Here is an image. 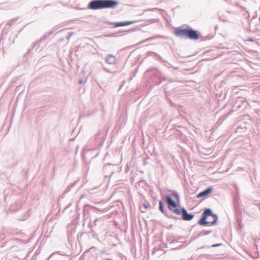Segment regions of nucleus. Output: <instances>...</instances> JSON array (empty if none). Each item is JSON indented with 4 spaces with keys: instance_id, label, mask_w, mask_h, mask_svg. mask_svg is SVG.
Instances as JSON below:
<instances>
[{
    "instance_id": "1",
    "label": "nucleus",
    "mask_w": 260,
    "mask_h": 260,
    "mask_svg": "<svg viewBox=\"0 0 260 260\" xmlns=\"http://www.w3.org/2000/svg\"><path fill=\"white\" fill-rule=\"evenodd\" d=\"M164 199L170 211H187L184 207L181 206L179 194L177 192L173 191L171 194L165 195Z\"/></svg>"
},
{
    "instance_id": "2",
    "label": "nucleus",
    "mask_w": 260,
    "mask_h": 260,
    "mask_svg": "<svg viewBox=\"0 0 260 260\" xmlns=\"http://www.w3.org/2000/svg\"><path fill=\"white\" fill-rule=\"evenodd\" d=\"M118 5V2L115 0H92L88 3L87 9L93 10L113 9Z\"/></svg>"
},
{
    "instance_id": "3",
    "label": "nucleus",
    "mask_w": 260,
    "mask_h": 260,
    "mask_svg": "<svg viewBox=\"0 0 260 260\" xmlns=\"http://www.w3.org/2000/svg\"><path fill=\"white\" fill-rule=\"evenodd\" d=\"M174 35L180 38L192 40H197L200 38L199 32L189 26L184 29L181 27L176 28L174 30Z\"/></svg>"
},
{
    "instance_id": "4",
    "label": "nucleus",
    "mask_w": 260,
    "mask_h": 260,
    "mask_svg": "<svg viewBox=\"0 0 260 260\" xmlns=\"http://www.w3.org/2000/svg\"><path fill=\"white\" fill-rule=\"evenodd\" d=\"M217 220V215L213 212H203L198 224L203 226H210L215 225Z\"/></svg>"
},
{
    "instance_id": "5",
    "label": "nucleus",
    "mask_w": 260,
    "mask_h": 260,
    "mask_svg": "<svg viewBox=\"0 0 260 260\" xmlns=\"http://www.w3.org/2000/svg\"><path fill=\"white\" fill-rule=\"evenodd\" d=\"M99 221V219H95L94 221L93 224L89 223L88 224V228L90 229V231L87 232H83L81 234H78L77 235V238L78 240L81 238L82 236L85 235L88 237L89 239H92L99 240V236L98 234V228L96 227L97 222Z\"/></svg>"
},
{
    "instance_id": "6",
    "label": "nucleus",
    "mask_w": 260,
    "mask_h": 260,
    "mask_svg": "<svg viewBox=\"0 0 260 260\" xmlns=\"http://www.w3.org/2000/svg\"><path fill=\"white\" fill-rule=\"evenodd\" d=\"M115 168L116 166L115 165L110 164L105 165L103 169L104 177L105 178L111 177L114 173Z\"/></svg>"
},
{
    "instance_id": "7",
    "label": "nucleus",
    "mask_w": 260,
    "mask_h": 260,
    "mask_svg": "<svg viewBox=\"0 0 260 260\" xmlns=\"http://www.w3.org/2000/svg\"><path fill=\"white\" fill-rule=\"evenodd\" d=\"M76 226L68 225L67 227V236L69 242L72 243L74 241V235L76 232Z\"/></svg>"
},
{
    "instance_id": "8",
    "label": "nucleus",
    "mask_w": 260,
    "mask_h": 260,
    "mask_svg": "<svg viewBox=\"0 0 260 260\" xmlns=\"http://www.w3.org/2000/svg\"><path fill=\"white\" fill-rule=\"evenodd\" d=\"M173 213H176L179 215V220L182 219L185 221H190L194 217V215L188 212H173Z\"/></svg>"
},
{
    "instance_id": "9",
    "label": "nucleus",
    "mask_w": 260,
    "mask_h": 260,
    "mask_svg": "<svg viewBox=\"0 0 260 260\" xmlns=\"http://www.w3.org/2000/svg\"><path fill=\"white\" fill-rule=\"evenodd\" d=\"M74 213L72 215V218L71 222L69 224V225L76 226L79 224V219L80 218L81 214L79 212H72Z\"/></svg>"
},
{
    "instance_id": "10",
    "label": "nucleus",
    "mask_w": 260,
    "mask_h": 260,
    "mask_svg": "<svg viewBox=\"0 0 260 260\" xmlns=\"http://www.w3.org/2000/svg\"><path fill=\"white\" fill-rule=\"evenodd\" d=\"M15 217L18 220H25L29 216L28 212H15Z\"/></svg>"
},
{
    "instance_id": "11",
    "label": "nucleus",
    "mask_w": 260,
    "mask_h": 260,
    "mask_svg": "<svg viewBox=\"0 0 260 260\" xmlns=\"http://www.w3.org/2000/svg\"><path fill=\"white\" fill-rule=\"evenodd\" d=\"M136 21H124V22H112L110 23L111 24L113 25L114 27H121V26H127L131 24H134Z\"/></svg>"
},
{
    "instance_id": "12",
    "label": "nucleus",
    "mask_w": 260,
    "mask_h": 260,
    "mask_svg": "<svg viewBox=\"0 0 260 260\" xmlns=\"http://www.w3.org/2000/svg\"><path fill=\"white\" fill-rule=\"evenodd\" d=\"M212 191L213 187L212 186H209L206 189L198 193L197 197L198 198L205 197L211 193Z\"/></svg>"
},
{
    "instance_id": "13",
    "label": "nucleus",
    "mask_w": 260,
    "mask_h": 260,
    "mask_svg": "<svg viewBox=\"0 0 260 260\" xmlns=\"http://www.w3.org/2000/svg\"><path fill=\"white\" fill-rule=\"evenodd\" d=\"M105 61L109 64H115L116 63V57L112 54H109L107 55Z\"/></svg>"
},
{
    "instance_id": "14",
    "label": "nucleus",
    "mask_w": 260,
    "mask_h": 260,
    "mask_svg": "<svg viewBox=\"0 0 260 260\" xmlns=\"http://www.w3.org/2000/svg\"><path fill=\"white\" fill-rule=\"evenodd\" d=\"M163 214L169 218L173 219L175 220H179V216L176 213L173 212H162Z\"/></svg>"
},
{
    "instance_id": "15",
    "label": "nucleus",
    "mask_w": 260,
    "mask_h": 260,
    "mask_svg": "<svg viewBox=\"0 0 260 260\" xmlns=\"http://www.w3.org/2000/svg\"><path fill=\"white\" fill-rule=\"evenodd\" d=\"M59 212H56L55 214L52 215V213H49L47 215L46 218L45 219V221L50 222L51 221H53L54 219H56L59 216L58 215Z\"/></svg>"
},
{
    "instance_id": "16",
    "label": "nucleus",
    "mask_w": 260,
    "mask_h": 260,
    "mask_svg": "<svg viewBox=\"0 0 260 260\" xmlns=\"http://www.w3.org/2000/svg\"><path fill=\"white\" fill-rule=\"evenodd\" d=\"M212 232V230H208V231L203 230L197 235V238H199V237H202L204 236H206V235L211 234Z\"/></svg>"
},
{
    "instance_id": "17",
    "label": "nucleus",
    "mask_w": 260,
    "mask_h": 260,
    "mask_svg": "<svg viewBox=\"0 0 260 260\" xmlns=\"http://www.w3.org/2000/svg\"><path fill=\"white\" fill-rule=\"evenodd\" d=\"M159 38L167 39L168 37H166V36H161V35H156V36H154L153 37H150V38L146 39L145 40L142 41L141 42V43L143 42H147L148 41H150V40H152L156 39H159Z\"/></svg>"
},
{
    "instance_id": "18",
    "label": "nucleus",
    "mask_w": 260,
    "mask_h": 260,
    "mask_svg": "<svg viewBox=\"0 0 260 260\" xmlns=\"http://www.w3.org/2000/svg\"><path fill=\"white\" fill-rule=\"evenodd\" d=\"M52 34V31H49L45 33L39 40V42H42L45 41L47 38L50 37Z\"/></svg>"
},
{
    "instance_id": "19",
    "label": "nucleus",
    "mask_w": 260,
    "mask_h": 260,
    "mask_svg": "<svg viewBox=\"0 0 260 260\" xmlns=\"http://www.w3.org/2000/svg\"><path fill=\"white\" fill-rule=\"evenodd\" d=\"M75 183L70 184L64 190V191L63 193L62 194V196H63L65 194L71 191V188L75 185Z\"/></svg>"
},
{
    "instance_id": "20",
    "label": "nucleus",
    "mask_w": 260,
    "mask_h": 260,
    "mask_svg": "<svg viewBox=\"0 0 260 260\" xmlns=\"http://www.w3.org/2000/svg\"><path fill=\"white\" fill-rule=\"evenodd\" d=\"M222 243H216V244H214L212 245L211 246H202V247L199 248L198 249L205 248H209L210 247H214V248H215V247H219V246H222Z\"/></svg>"
},
{
    "instance_id": "21",
    "label": "nucleus",
    "mask_w": 260,
    "mask_h": 260,
    "mask_svg": "<svg viewBox=\"0 0 260 260\" xmlns=\"http://www.w3.org/2000/svg\"><path fill=\"white\" fill-rule=\"evenodd\" d=\"M40 43V42H39V40L37 42L33 43L31 45V48L28 49L27 53H30L31 52V51L33 49V48H35L37 45L39 44Z\"/></svg>"
},
{
    "instance_id": "22",
    "label": "nucleus",
    "mask_w": 260,
    "mask_h": 260,
    "mask_svg": "<svg viewBox=\"0 0 260 260\" xmlns=\"http://www.w3.org/2000/svg\"><path fill=\"white\" fill-rule=\"evenodd\" d=\"M94 210V208L90 205H86L84 206L83 211H91Z\"/></svg>"
},
{
    "instance_id": "23",
    "label": "nucleus",
    "mask_w": 260,
    "mask_h": 260,
    "mask_svg": "<svg viewBox=\"0 0 260 260\" xmlns=\"http://www.w3.org/2000/svg\"><path fill=\"white\" fill-rule=\"evenodd\" d=\"M241 212H239V214H237V222L239 224V225L240 228H241V220L240 219V217L241 215L240 214Z\"/></svg>"
},
{
    "instance_id": "24",
    "label": "nucleus",
    "mask_w": 260,
    "mask_h": 260,
    "mask_svg": "<svg viewBox=\"0 0 260 260\" xmlns=\"http://www.w3.org/2000/svg\"><path fill=\"white\" fill-rule=\"evenodd\" d=\"M182 239H184V237L179 236L177 239H173L172 241L170 242V244L178 243Z\"/></svg>"
},
{
    "instance_id": "25",
    "label": "nucleus",
    "mask_w": 260,
    "mask_h": 260,
    "mask_svg": "<svg viewBox=\"0 0 260 260\" xmlns=\"http://www.w3.org/2000/svg\"><path fill=\"white\" fill-rule=\"evenodd\" d=\"M114 206H111L109 209H108L107 210H106L107 209H105L103 210H102V211H108L109 210H111V211H115V212L117 211V209H114ZM99 211H101V210H99Z\"/></svg>"
},
{
    "instance_id": "26",
    "label": "nucleus",
    "mask_w": 260,
    "mask_h": 260,
    "mask_svg": "<svg viewBox=\"0 0 260 260\" xmlns=\"http://www.w3.org/2000/svg\"><path fill=\"white\" fill-rule=\"evenodd\" d=\"M159 210L160 211H164V204L162 201H159Z\"/></svg>"
},
{
    "instance_id": "27",
    "label": "nucleus",
    "mask_w": 260,
    "mask_h": 260,
    "mask_svg": "<svg viewBox=\"0 0 260 260\" xmlns=\"http://www.w3.org/2000/svg\"><path fill=\"white\" fill-rule=\"evenodd\" d=\"M60 27V26L59 25H56L54 27H53L51 30L50 31H52V34L56 30H57V29H58Z\"/></svg>"
},
{
    "instance_id": "28",
    "label": "nucleus",
    "mask_w": 260,
    "mask_h": 260,
    "mask_svg": "<svg viewBox=\"0 0 260 260\" xmlns=\"http://www.w3.org/2000/svg\"><path fill=\"white\" fill-rule=\"evenodd\" d=\"M74 33L73 32H69L68 35L66 37V39L68 40H69L72 37V36L74 35Z\"/></svg>"
},
{
    "instance_id": "29",
    "label": "nucleus",
    "mask_w": 260,
    "mask_h": 260,
    "mask_svg": "<svg viewBox=\"0 0 260 260\" xmlns=\"http://www.w3.org/2000/svg\"><path fill=\"white\" fill-rule=\"evenodd\" d=\"M143 206L144 207V209H148L150 206V204L149 203H144L143 204Z\"/></svg>"
},
{
    "instance_id": "30",
    "label": "nucleus",
    "mask_w": 260,
    "mask_h": 260,
    "mask_svg": "<svg viewBox=\"0 0 260 260\" xmlns=\"http://www.w3.org/2000/svg\"><path fill=\"white\" fill-rule=\"evenodd\" d=\"M153 54L155 56H157L160 60H161L162 61H164V60H163L162 58L159 54H158L157 53H155V52H153Z\"/></svg>"
},
{
    "instance_id": "31",
    "label": "nucleus",
    "mask_w": 260,
    "mask_h": 260,
    "mask_svg": "<svg viewBox=\"0 0 260 260\" xmlns=\"http://www.w3.org/2000/svg\"><path fill=\"white\" fill-rule=\"evenodd\" d=\"M21 232L20 231H16V232H15V231H12V232H11V234H12V235H19V234H20Z\"/></svg>"
},
{
    "instance_id": "32",
    "label": "nucleus",
    "mask_w": 260,
    "mask_h": 260,
    "mask_svg": "<svg viewBox=\"0 0 260 260\" xmlns=\"http://www.w3.org/2000/svg\"><path fill=\"white\" fill-rule=\"evenodd\" d=\"M117 36H118L116 35V34H112L106 36V37H117Z\"/></svg>"
},
{
    "instance_id": "33",
    "label": "nucleus",
    "mask_w": 260,
    "mask_h": 260,
    "mask_svg": "<svg viewBox=\"0 0 260 260\" xmlns=\"http://www.w3.org/2000/svg\"><path fill=\"white\" fill-rule=\"evenodd\" d=\"M86 82V80H83L82 79L80 80L79 81H78V83L79 84H84Z\"/></svg>"
},
{
    "instance_id": "34",
    "label": "nucleus",
    "mask_w": 260,
    "mask_h": 260,
    "mask_svg": "<svg viewBox=\"0 0 260 260\" xmlns=\"http://www.w3.org/2000/svg\"><path fill=\"white\" fill-rule=\"evenodd\" d=\"M16 20H9V22H8V24H12L13 22H15Z\"/></svg>"
},
{
    "instance_id": "35",
    "label": "nucleus",
    "mask_w": 260,
    "mask_h": 260,
    "mask_svg": "<svg viewBox=\"0 0 260 260\" xmlns=\"http://www.w3.org/2000/svg\"><path fill=\"white\" fill-rule=\"evenodd\" d=\"M203 211H212V210L210 208H205L203 209Z\"/></svg>"
},
{
    "instance_id": "36",
    "label": "nucleus",
    "mask_w": 260,
    "mask_h": 260,
    "mask_svg": "<svg viewBox=\"0 0 260 260\" xmlns=\"http://www.w3.org/2000/svg\"><path fill=\"white\" fill-rule=\"evenodd\" d=\"M101 134V131H100L95 136V139H98V136L100 135Z\"/></svg>"
},
{
    "instance_id": "37",
    "label": "nucleus",
    "mask_w": 260,
    "mask_h": 260,
    "mask_svg": "<svg viewBox=\"0 0 260 260\" xmlns=\"http://www.w3.org/2000/svg\"><path fill=\"white\" fill-rule=\"evenodd\" d=\"M234 187H235V188H236V190L238 191V188L237 185L236 184H235L234 185Z\"/></svg>"
},
{
    "instance_id": "38",
    "label": "nucleus",
    "mask_w": 260,
    "mask_h": 260,
    "mask_svg": "<svg viewBox=\"0 0 260 260\" xmlns=\"http://www.w3.org/2000/svg\"><path fill=\"white\" fill-rule=\"evenodd\" d=\"M161 82V81L160 80L158 82L156 83V84L157 85H159V84H160Z\"/></svg>"
},
{
    "instance_id": "39",
    "label": "nucleus",
    "mask_w": 260,
    "mask_h": 260,
    "mask_svg": "<svg viewBox=\"0 0 260 260\" xmlns=\"http://www.w3.org/2000/svg\"><path fill=\"white\" fill-rule=\"evenodd\" d=\"M249 41H250V42H252L253 41V40L252 39H249L248 40Z\"/></svg>"
},
{
    "instance_id": "40",
    "label": "nucleus",
    "mask_w": 260,
    "mask_h": 260,
    "mask_svg": "<svg viewBox=\"0 0 260 260\" xmlns=\"http://www.w3.org/2000/svg\"><path fill=\"white\" fill-rule=\"evenodd\" d=\"M83 217H84L85 216H86V213L85 212H83Z\"/></svg>"
},
{
    "instance_id": "41",
    "label": "nucleus",
    "mask_w": 260,
    "mask_h": 260,
    "mask_svg": "<svg viewBox=\"0 0 260 260\" xmlns=\"http://www.w3.org/2000/svg\"><path fill=\"white\" fill-rule=\"evenodd\" d=\"M132 31H133L132 30H128L127 31L129 32H132Z\"/></svg>"
},
{
    "instance_id": "42",
    "label": "nucleus",
    "mask_w": 260,
    "mask_h": 260,
    "mask_svg": "<svg viewBox=\"0 0 260 260\" xmlns=\"http://www.w3.org/2000/svg\"><path fill=\"white\" fill-rule=\"evenodd\" d=\"M63 39H61L60 40V42H62V41H63Z\"/></svg>"
},
{
    "instance_id": "43",
    "label": "nucleus",
    "mask_w": 260,
    "mask_h": 260,
    "mask_svg": "<svg viewBox=\"0 0 260 260\" xmlns=\"http://www.w3.org/2000/svg\"><path fill=\"white\" fill-rule=\"evenodd\" d=\"M217 123H218L217 122V123H216V124H215V126H217Z\"/></svg>"
},
{
    "instance_id": "44",
    "label": "nucleus",
    "mask_w": 260,
    "mask_h": 260,
    "mask_svg": "<svg viewBox=\"0 0 260 260\" xmlns=\"http://www.w3.org/2000/svg\"><path fill=\"white\" fill-rule=\"evenodd\" d=\"M105 70L106 72H108V71H107V69H105Z\"/></svg>"
},
{
    "instance_id": "45",
    "label": "nucleus",
    "mask_w": 260,
    "mask_h": 260,
    "mask_svg": "<svg viewBox=\"0 0 260 260\" xmlns=\"http://www.w3.org/2000/svg\"><path fill=\"white\" fill-rule=\"evenodd\" d=\"M123 215L124 216H126V214H125V215H124V212H123Z\"/></svg>"
},
{
    "instance_id": "46",
    "label": "nucleus",
    "mask_w": 260,
    "mask_h": 260,
    "mask_svg": "<svg viewBox=\"0 0 260 260\" xmlns=\"http://www.w3.org/2000/svg\"><path fill=\"white\" fill-rule=\"evenodd\" d=\"M247 215H249L248 212H246Z\"/></svg>"
},
{
    "instance_id": "47",
    "label": "nucleus",
    "mask_w": 260,
    "mask_h": 260,
    "mask_svg": "<svg viewBox=\"0 0 260 260\" xmlns=\"http://www.w3.org/2000/svg\"><path fill=\"white\" fill-rule=\"evenodd\" d=\"M236 212H238V209H236Z\"/></svg>"
},
{
    "instance_id": "48",
    "label": "nucleus",
    "mask_w": 260,
    "mask_h": 260,
    "mask_svg": "<svg viewBox=\"0 0 260 260\" xmlns=\"http://www.w3.org/2000/svg\"><path fill=\"white\" fill-rule=\"evenodd\" d=\"M129 80H132V78H129Z\"/></svg>"
},
{
    "instance_id": "49",
    "label": "nucleus",
    "mask_w": 260,
    "mask_h": 260,
    "mask_svg": "<svg viewBox=\"0 0 260 260\" xmlns=\"http://www.w3.org/2000/svg\"><path fill=\"white\" fill-rule=\"evenodd\" d=\"M107 260H112L111 259H108Z\"/></svg>"
},
{
    "instance_id": "50",
    "label": "nucleus",
    "mask_w": 260,
    "mask_h": 260,
    "mask_svg": "<svg viewBox=\"0 0 260 260\" xmlns=\"http://www.w3.org/2000/svg\"><path fill=\"white\" fill-rule=\"evenodd\" d=\"M259 20L260 21V17H259Z\"/></svg>"
}]
</instances>
